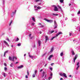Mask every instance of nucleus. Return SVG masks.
Wrapping results in <instances>:
<instances>
[{"instance_id":"obj_1","label":"nucleus","mask_w":80,"mask_h":80,"mask_svg":"<svg viewBox=\"0 0 80 80\" xmlns=\"http://www.w3.org/2000/svg\"><path fill=\"white\" fill-rule=\"evenodd\" d=\"M60 34H62V32H59L57 34L55 37H53L51 39V40H53V39L55 38V37H58V36L59 35H60Z\"/></svg>"},{"instance_id":"obj_2","label":"nucleus","mask_w":80,"mask_h":80,"mask_svg":"<svg viewBox=\"0 0 80 80\" xmlns=\"http://www.w3.org/2000/svg\"><path fill=\"white\" fill-rule=\"evenodd\" d=\"M59 74L60 76H63V77H65V78H67V75H66V74L64 73H60Z\"/></svg>"},{"instance_id":"obj_3","label":"nucleus","mask_w":80,"mask_h":80,"mask_svg":"<svg viewBox=\"0 0 80 80\" xmlns=\"http://www.w3.org/2000/svg\"><path fill=\"white\" fill-rule=\"evenodd\" d=\"M15 58V57H13L12 58L11 57H9V59L10 60H12V61H13L14 62V59Z\"/></svg>"},{"instance_id":"obj_4","label":"nucleus","mask_w":80,"mask_h":80,"mask_svg":"<svg viewBox=\"0 0 80 80\" xmlns=\"http://www.w3.org/2000/svg\"><path fill=\"white\" fill-rule=\"evenodd\" d=\"M78 57V55H77V54H76L75 55L74 58V62L75 63V60L77 59V57Z\"/></svg>"},{"instance_id":"obj_5","label":"nucleus","mask_w":80,"mask_h":80,"mask_svg":"<svg viewBox=\"0 0 80 80\" xmlns=\"http://www.w3.org/2000/svg\"><path fill=\"white\" fill-rule=\"evenodd\" d=\"M16 10H15V12H12V13L11 14V17H13V15H14V14H15L16 13Z\"/></svg>"},{"instance_id":"obj_6","label":"nucleus","mask_w":80,"mask_h":80,"mask_svg":"<svg viewBox=\"0 0 80 80\" xmlns=\"http://www.w3.org/2000/svg\"><path fill=\"white\" fill-rule=\"evenodd\" d=\"M54 11H55V12L58 11V9L57 7V6L55 7L54 9Z\"/></svg>"},{"instance_id":"obj_7","label":"nucleus","mask_w":80,"mask_h":80,"mask_svg":"<svg viewBox=\"0 0 80 80\" xmlns=\"http://www.w3.org/2000/svg\"><path fill=\"white\" fill-rule=\"evenodd\" d=\"M44 20H45L46 21H47V22H52V20H48V19H47V18H44Z\"/></svg>"},{"instance_id":"obj_8","label":"nucleus","mask_w":80,"mask_h":80,"mask_svg":"<svg viewBox=\"0 0 80 80\" xmlns=\"http://www.w3.org/2000/svg\"><path fill=\"white\" fill-rule=\"evenodd\" d=\"M23 65H21L20 66L18 67L17 68L18 69H20V68H23Z\"/></svg>"},{"instance_id":"obj_9","label":"nucleus","mask_w":80,"mask_h":80,"mask_svg":"<svg viewBox=\"0 0 80 80\" xmlns=\"http://www.w3.org/2000/svg\"><path fill=\"white\" fill-rule=\"evenodd\" d=\"M4 43H5L8 46V47H9V45H8V42H7V41H4Z\"/></svg>"},{"instance_id":"obj_10","label":"nucleus","mask_w":80,"mask_h":80,"mask_svg":"<svg viewBox=\"0 0 80 80\" xmlns=\"http://www.w3.org/2000/svg\"><path fill=\"white\" fill-rule=\"evenodd\" d=\"M52 57H53V55H50L48 58V59H49V60H50L51 58Z\"/></svg>"},{"instance_id":"obj_11","label":"nucleus","mask_w":80,"mask_h":80,"mask_svg":"<svg viewBox=\"0 0 80 80\" xmlns=\"http://www.w3.org/2000/svg\"><path fill=\"white\" fill-rule=\"evenodd\" d=\"M38 43L39 44V46H40V45H41V41L40 40L38 41Z\"/></svg>"},{"instance_id":"obj_12","label":"nucleus","mask_w":80,"mask_h":80,"mask_svg":"<svg viewBox=\"0 0 80 80\" xmlns=\"http://www.w3.org/2000/svg\"><path fill=\"white\" fill-rule=\"evenodd\" d=\"M54 48H53V47H52L51 49V51H50V52H53V49H54Z\"/></svg>"},{"instance_id":"obj_13","label":"nucleus","mask_w":80,"mask_h":80,"mask_svg":"<svg viewBox=\"0 0 80 80\" xmlns=\"http://www.w3.org/2000/svg\"><path fill=\"white\" fill-rule=\"evenodd\" d=\"M29 57L30 58H32V59H33V56H31V55L30 54L29 55Z\"/></svg>"},{"instance_id":"obj_14","label":"nucleus","mask_w":80,"mask_h":80,"mask_svg":"<svg viewBox=\"0 0 80 80\" xmlns=\"http://www.w3.org/2000/svg\"><path fill=\"white\" fill-rule=\"evenodd\" d=\"M45 37L46 38V42H47V40H48V36H45Z\"/></svg>"},{"instance_id":"obj_15","label":"nucleus","mask_w":80,"mask_h":80,"mask_svg":"<svg viewBox=\"0 0 80 80\" xmlns=\"http://www.w3.org/2000/svg\"><path fill=\"white\" fill-rule=\"evenodd\" d=\"M58 7L60 9V10H61V11H62V8H61V7H60L59 5H58Z\"/></svg>"},{"instance_id":"obj_16","label":"nucleus","mask_w":80,"mask_h":80,"mask_svg":"<svg viewBox=\"0 0 80 80\" xmlns=\"http://www.w3.org/2000/svg\"><path fill=\"white\" fill-rule=\"evenodd\" d=\"M52 15L53 16H58V14L54 13H53Z\"/></svg>"},{"instance_id":"obj_17","label":"nucleus","mask_w":80,"mask_h":80,"mask_svg":"<svg viewBox=\"0 0 80 80\" xmlns=\"http://www.w3.org/2000/svg\"><path fill=\"white\" fill-rule=\"evenodd\" d=\"M32 20L34 22H35V18H34V17H33L32 18Z\"/></svg>"},{"instance_id":"obj_18","label":"nucleus","mask_w":80,"mask_h":80,"mask_svg":"<svg viewBox=\"0 0 80 80\" xmlns=\"http://www.w3.org/2000/svg\"><path fill=\"white\" fill-rule=\"evenodd\" d=\"M63 52H62L60 53V56L61 57H62V56H63Z\"/></svg>"},{"instance_id":"obj_19","label":"nucleus","mask_w":80,"mask_h":80,"mask_svg":"<svg viewBox=\"0 0 80 80\" xmlns=\"http://www.w3.org/2000/svg\"><path fill=\"white\" fill-rule=\"evenodd\" d=\"M3 75L4 77H6V73H3Z\"/></svg>"},{"instance_id":"obj_20","label":"nucleus","mask_w":80,"mask_h":80,"mask_svg":"<svg viewBox=\"0 0 80 80\" xmlns=\"http://www.w3.org/2000/svg\"><path fill=\"white\" fill-rule=\"evenodd\" d=\"M12 22H13V21L12 20L11 22H10L9 25V26H10V25H11V24H12Z\"/></svg>"},{"instance_id":"obj_21","label":"nucleus","mask_w":80,"mask_h":80,"mask_svg":"<svg viewBox=\"0 0 80 80\" xmlns=\"http://www.w3.org/2000/svg\"><path fill=\"white\" fill-rule=\"evenodd\" d=\"M63 1H64V0H60V2L61 3H63Z\"/></svg>"},{"instance_id":"obj_22","label":"nucleus","mask_w":80,"mask_h":80,"mask_svg":"<svg viewBox=\"0 0 80 80\" xmlns=\"http://www.w3.org/2000/svg\"><path fill=\"white\" fill-rule=\"evenodd\" d=\"M54 25H57V22H56V21H55V20L54 21Z\"/></svg>"},{"instance_id":"obj_23","label":"nucleus","mask_w":80,"mask_h":80,"mask_svg":"<svg viewBox=\"0 0 80 80\" xmlns=\"http://www.w3.org/2000/svg\"><path fill=\"white\" fill-rule=\"evenodd\" d=\"M72 54L73 55H75V52H74V51H72Z\"/></svg>"},{"instance_id":"obj_24","label":"nucleus","mask_w":80,"mask_h":80,"mask_svg":"<svg viewBox=\"0 0 80 80\" xmlns=\"http://www.w3.org/2000/svg\"><path fill=\"white\" fill-rule=\"evenodd\" d=\"M79 67H80V66L79 65H78V66L77 67V68H76L77 70H78V68H79Z\"/></svg>"},{"instance_id":"obj_25","label":"nucleus","mask_w":80,"mask_h":80,"mask_svg":"<svg viewBox=\"0 0 80 80\" xmlns=\"http://www.w3.org/2000/svg\"><path fill=\"white\" fill-rule=\"evenodd\" d=\"M13 65V63H11L10 64V66L11 67H13V66H12Z\"/></svg>"},{"instance_id":"obj_26","label":"nucleus","mask_w":80,"mask_h":80,"mask_svg":"<svg viewBox=\"0 0 80 80\" xmlns=\"http://www.w3.org/2000/svg\"><path fill=\"white\" fill-rule=\"evenodd\" d=\"M18 47H20V46H21V43H19L18 44Z\"/></svg>"},{"instance_id":"obj_27","label":"nucleus","mask_w":80,"mask_h":80,"mask_svg":"<svg viewBox=\"0 0 80 80\" xmlns=\"http://www.w3.org/2000/svg\"><path fill=\"white\" fill-rule=\"evenodd\" d=\"M37 8L38 9H41L42 8L41 7H37Z\"/></svg>"},{"instance_id":"obj_28","label":"nucleus","mask_w":80,"mask_h":80,"mask_svg":"<svg viewBox=\"0 0 80 80\" xmlns=\"http://www.w3.org/2000/svg\"><path fill=\"white\" fill-rule=\"evenodd\" d=\"M16 42H18L19 40V38H17V39L16 40Z\"/></svg>"},{"instance_id":"obj_29","label":"nucleus","mask_w":80,"mask_h":80,"mask_svg":"<svg viewBox=\"0 0 80 80\" xmlns=\"http://www.w3.org/2000/svg\"><path fill=\"white\" fill-rule=\"evenodd\" d=\"M45 72L43 71V77H44V74H45Z\"/></svg>"},{"instance_id":"obj_30","label":"nucleus","mask_w":80,"mask_h":80,"mask_svg":"<svg viewBox=\"0 0 80 80\" xmlns=\"http://www.w3.org/2000/svg\"><path fill=\"white\" fill-rule=\"evenodd\" d=\"M79 64H80V62H78L77 63V66H78V65H79Z\"/></svg>"},{"instance_id":"obj_31","label":"nucleus","mask_w":80,"mask_h":80,"mask_svg":"<svg viewBox=\"0 0 80 80\" xmlns=\"http://www.w3.org/2000/svg\"><path fill=\"white\" fill-rule=\"evenodd\" d=\"M32 77L33 78L35 77V74H33L32 75Z\"/></svg>"},{"instance_id":"obj_32","label":"nucleus","mask_w":80,"mask_h":80,"mask_svg":"<svg viewBox=\"0 0 80 80\" xmlns=\"http://www.w3.org/2000/svg\"><path fill=\"white\" fill-rule=\"evenodd\" d=\"M50 32H51V33H53V32H54V31L53 30Z\"/></svg>"},{"instance_id":"obj_33","label":"nucleus","mask_w":80,"mask_h":80,"mask_svg":"<svg viewBox=\"0 0 80 80\" xmlns=\"http://www.w3.org/2000/svg\"><path fill=\"white\" fill-rule=\"evenodd\" d=\"M37 71L35 70V75H36L37 73Z\"/></svg>"},{"instance_id":"obj_34","label":"nucleus","mask_w":80,"mask_h":80,"mask_svg":"<svg viewBox=\"0 0 80 80\" xmlns=\"http://www.w3.org/2000/svg\"><path fill=\"white\" fill-rule=\"evenodd\" d=\"M7 70V68L6 67L4 68V70Z\"/></svg>"},{"instance_id":"obj_35","label":"nucleus","mask_w":80,"mask_h":80,"mask_svg":"<svg viewBox=\"0 0 80 80\" xmlns=\"http://www.w3.org/2000/svg\"><path fill=\"white\" fill-rule=\"evenodd\" d=\"M49 68L50 69V70H51V71H52V68L50 67Z\"/></svg>"},{"instance_id":"obj_36","label":"nucleus","mask_w":80,"mask_h":80,"mask_svg":"<svg viewBox=\"0 0 80 80\" xmlns=\"http://www.w3.org/2000/svg\"><path fill=\"white\" fill-rule=\"evenodd\" d=\"M40 0H36V2H40Z\"/></svg>"},{"instance_id":"obj_37","label":"nucleus","mask_w":80,"mask_h":80,"mask_svg":"<svg viewBox=\"0 0 80 80\" xmlns=\"http://www.w3.org/2000/svg\"><path fill=\"white\" fill-rule=\"evenodd\" d=\"M6 40L8 41V42H10V40H9V39L8 38L6 39Z\"/></svg>"},{"instance_id":"obj_38","label":"nucleus","mask_w":80,"mask_h":80,"mask_svg":"<svg viewBox=\"0 0 80 80\" xmlns=\"http://www.w3.org/2000/svg\"><path fill=\"white\" fill-rule=\"evenodd\" d=\"M31 36H32V34H29V37H31Z\"/></svg>"},{"instance_id":"obj_39","label":"nucleus","mask_w":80,"mask_h":80,"mask_svg":"<svg viewBox=\"0 0 80 80\" xmlns=\"http://www.w3.org/2000/svg\"><path fill=\"white\" fill-rule=\"evenodd\" d=\"M4 65L5 67H7V64H6V63H4Z\"/></svg>"},{"instance_id":"obj_40","label":"nucleus","mask_w":80,"mask_h":80,"mask_svg":"<svg viewBox=\"0 0 80 80\" xmlns=\"http://www.w3.org/2000/svg\"><path fill=\"white\" fill-rule=\"evenodd\" d=\"M77 14H80V11H79L78 12Z\"/></svg>"},{"instance_id":"obj_41","label":"nucleus","mask_w":80,"mask_h":80,"mask_svg":"<svg viewBox=\"0 0 80 80\" xmlns=\"http://www.w3.org/2000/svg\"><path fill=\"white\" fill-rule=\"evenodd\" d=\"M8 50H7V51H6L5 52H4V53H8Z\"/></svg>"},{"instance_id":"obj_42","label":"nucleus","mask_w":80,"mask_h":80,"mask_svg":"<svg viewBox=\"0 0 80 80\" xmlns=\"http://www.w3.org/2000/svg\"><path fill=\"white\" fill-rule=\"evenodd\" d=\"M53 65H54V63H52L51 64V66H52Z\"/></svg>"},{"instance_id":"obj_43","label":"nucleus","mask_w":80,"mask_h":80,"mask_svg":"<svg viewBox=\"0 0 80 80\" xmlns=\"http://www.w3.org/2000/svg\"><path fill=\"white\" fill-rule=\"evenodd\" d=\"M32 25H35V23H32Z\"/></svg>"},{"instance_id":"obj_44","label":"nucleus","mask_w":80,"mask_h":80,"mask_svg":"<svg viewBox=\"0 0 80 80\" xmlns=\"http://www.w3.org/2000/svg\"><path fill=\"white\" fill-rule=\"evenodd\" d=\"M25 77L26 78H28V76H27V75Z\"/></svg>"},{"instance_id":"obj_45","label":"nucleus","mask_w":80,"mask_h":80,"mask_svg":"<svg viewBox=\"0 0 80 80\" xmlns=\"http://www.w3.org/2000/svg\"><path fill=\"white\" fill-rule=\"evenodd\" d=\"M5 55H6V53L4 52V57H5Z\"/></svg>"},{"instance_id":"obj_46","label":"nucleus","mask_w":80,"mask_h":80,"mask_svg":"<svg viewBox=\"0 0 80 80\" xmlns=\"http://www.w3.org/2000/svg\"><path fill=\"white\" fill-rule=\"evenodd\" d=\"M42 71H43V69H41L40 71V72H42Z\"/></svg>"},{"instance_id":"obj_47","label":"nucleus","mask_w":80,"mask_h":80,"mask_svg":"<svg viewBox=\"0 0 80 80\" xmlns=\"http://www.w3.org/2000/svg\"><path fill=\"white\" fill-rule=\"evenodd\" d=\"M27 73H28V75H29V72H28V71Z\"/></svg>"},{"instance_id":"obj_48","label":"nucleus","mask_w":80,"mask_h":80,"mask_svg":"<svg viewBox=\"0 0 80 80\" xmlns=\"http://www.w3.org/2000/svg\"><path fill=\"white\" fill-rule=\"evenodd\" d=\"M30 39H32V38H33V37H30Z\"/></svg>"},{"instance_id":"obj_49","label":"nucleus","mask_w":80,"mask_h":80,"mask_svg":"<svg viewBox=\"0 0 80 80\" xmlns=\"http://www.w3.org/2000/svg\"><path fill=\"white\" fill-rule=\"evenodd\" d=\"M57 26H55V27H54V28H57Z\"/></svg>"},{"instance_id":"obj_50","label":"nucleus","mask_w":80,"mask_h":80,"mask_svg":"<svg viewBox=\"0 0 80 80\" xmlns=\"http://www.w3.org/2000/svg\"><path fill=\"white\" fill-rule=\"evenodd\" d=\"M71 35H72V33H70L69 34V36H71Z\"/></svg>"},{"instance_id":"obj_51","label":"nucleus","mask_w":80,"mask_h":80,"mask_svg":"<svg viewBox=\"0 0 80 80\" xmlns=\"http://www.w3.org/2000/svg\"><path fill=\"white\" fill-rule=\"evenodd\" d=\"M17 63H18V62H16L15 63V64H17Z\"/></svg>"},{"instance_id":"obj_52","label":"nucleus","mask_w":80,"mask_h":80,"mask_svg":"<svg viewBox=\"0 0 80 80\" xmlns=\"http://www.w3.org/2000/svg\"><path fill=\"white\" fill-rule=\"evenodd\" d=\"M41 27H44V26H43V25H41Z\"/></svg>"},{"instance_id":"obj_53","label":"nucleus","mask_w":80,"mask_h":80,"mask_svg":"<svg viewBox=\"0 0 80 80\" xmlns=\"http://www.w3.org/2000/svg\"><path fill=\"white\" fill-rule=\"evenodd\" d=\"M72 5V4H71V3H70L69 4V6H71V5Z\"/></svg>"},{"instance_id":"obj_54","label":"nucleus","mask_w":80,"mask_h":80,"mask_svg":"<svg viewBox=\"0 0 80 80\" xmlns=\"http://www.w3.org/2000/svg\"><path fill=\"white\" fill-rule=\"evenodd\" d=\"M62 79H63V78H61L60 79V80H62Z\"/></svg>"},{"instance_id":"obj_55","label":"nucleus","mask_w":80,"mask_h":80,"mask_svg":"<svg viewBox=\"0 0 80 80\" xmlns=\"http://www.w3.org/2000/svg\"><path fill=\"white\" fill-rule=\"evenodd\" d=\"M34 7H35V8H36L37 7V6H34Z\"/></svg>"},{"instance_id":"obj_56","label":"nucleus","mask_w":80,"mask_h":80,"mask_svg":"<svg viewBox=\"0 0 80 80\" xmlns=\"http://www.w3.org/2000/svg\"><path fill=\"white\" fill-rule=\"evenodd\" d=\"M50 75H51V76H52V75H53V74L51 73V74Z\"/></svg>"},{"instance_id":"obj_57","label":"nucleus","mask_w":80,"mask_h":80,"mask_svg":"<svg viewBox=\"0 0 80 80\" xmlns=\"http://www.w3.org/2000/svg\"><path fill=\"white\" fill-rule=\"evenodd\" d=\"M15 58L16 60H17V57H15Z\"/></svg>"},{"instance_id":"obj_58","label":"nucleus","mask_w":80,"mask_h":80,"mask_svg":"<svg viewBox=\"0 0 80 80\" xmlns=\"http://www.w3.org/2000/svg\"><path fill=\"white\" fill-rule=\"evenodd\" d=\"M53 7H54V8H55V7H57V6H55V5H53Z\"/></svg>"},{"instance_id":"obj_59","label":"nucleus","mask_w":80,"mask_h":80,"mask_svg":"<svg viewBox=\"0 0 80 80\" xmlns=\"http://www.w3.org/2000/svg\"><path fill=\"white\" fill-rule=\"evenodd\" d=\"M25 56H26V54H25L24 55V57H25Z\"/></svg>"},{"instance_id":"obj_60","label":"nucleus","mask_w":80,"mask_h":80,"mask_svg":"<svg viewBox=\"0 0 80 80\" xmlns=\"http://www.w3.org/2000/svg\"><path fill=\"white\" fill-rule=\"evenodd\" d=\"M69 76L70 77H72V75H70Z\"/></svg>"},{"instance_id":"obj_61","label":"nucleus","mask_w":80,"mask_h":80,"mask_svg":"<svg viewBox=\"0 0 80 80\" xmlns=\"http://www.w3.org/2000/svg\"><path fill=\"white\" fill-rule=\"evenodd\" d=\"M42 32H40V34H42Z\"/></svg>"},{"instance_id":"obj_62","label":"nucleus","mask_w":80,"mask_h":80,"mask_svg":"<svg viewBox=\"0 0 80 80\" xmlns=\"http://www.w3.org/2000/svg\"><path fill=\"white\" fill-rule=\"evenodd\" d=\"M38 5H41V3H39L38 4Z\"/></svg>"},{"instance_id":"obj_63","label":"nucleus","mask_w":80,"mask_h":80,"mask_svg":"<svg viewBox=\"0 0 80 80\" xmlns=\"http://www.w3.org/2000/svg\"><path fill=\"white\" fill-rule=\"evenodd\" d=\"M47 64H46L45 65V67H46V66H47Z\"/></svg>"},{"instance_id":"obj_64","label":"nucleus","mask_w":80,"mask_h":80,"mask_svg":"<svg viewBox=\"0 0 80 80\" xmlns=\"http://www.w3.org/2000/svg\"><path fill=\"white\" fill-rule=\"evenodd\" d=\"M11 47H13V45H12V46H11Z\"/></svg>"}]
</instances>
